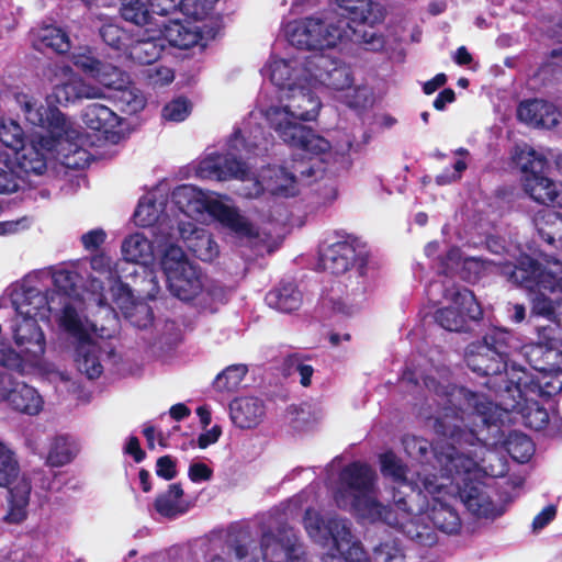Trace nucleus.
Returning a JSON list of instances; mask_svg holds the SVG:
<instances>
[{
    "instance_id": "b1692460",
    "label": "nucleus",
    "mask_w": 562,
    "mask_h": 562,
    "mask_svg": "<svg viewBox=\"0 0 562 562\" xmlns=\"http://www.w3.org/2000/svg\"><path fill=\"white\" fill-rule=\"evenodd\" d=\"M518 119L528 125L551 128L557 125L559 113L555 106L542 100L521 102L517 110Z\"/></svg>"
},
{
    "instance_id": "680f3d73",
    "label": "nucleus",
    "mask_w": 562,
    "mask_h": 562,
    "mask_svg": "<svg viewBox=\"0 0 562 562\" xmlns=\"http://www.w3.org/2000/svg\"><path fill=\"white\" fill-rule=\"evenodd\" d=\"M24 363H27L26 357L19 349L15 351L3 344V347L0 348V364L2 367L21 371L24 368Z\"/></svg>"
},
{
    "instance_id": "1a4fd4ad",
    "label": "nucleus",
    "mask_w": 562,
    "mask_h": 562,
    "mask_svg": "<svg viewBox=\"0 0 562 562\" xmlns=\"http://www.w3.org/2000/svg\"><path fill=\"white\" fill-rule=\"evenodd\" d=\"M202 194L191 186L178 187L173 193V200L179 209L183 212L205 210L211 216L216 218L221 224L228 227L235 233L248 235L250 225L234 209L217 200L202 201L198 195Z\"/></svg>"
},
{
    "instance_id": "69168bd1",
    "label": "nucleus",
    "mask_w": 562,
    "mask_h": 562,
    "mask_svg": "<svg viewBox=\"0 0 562 562\" xmlns=\"http://www.w3.org/2000/svg\"><path fill=\"white\" fill-rule=\"evenodd\" d=\"M546 355L544 366L547 368H560L562 364V350L557 339L550 338L544 340Z\"/></svg>"
},
{
    "instance_id": "ddd939ff",
    "label": "nucleus",
    "mask_w": 562,
    "mask_h": 562,
    "mask_svg": "<svg viewBox=\"0 0 562 562\" xmlns=\"http://www.w3.org/2000/svg\"><path fill=\"white\" fill-rule=\"evenodd\" d=\"M22 112L31 125L41 127L47 133V135L38 136V144L48 151L55 149L57 143L69 130L65 114L56 106H45L34 99H30L24 101Z\"/></svg>"
},
{
    "instance_id": "864d4df0",
    "label": "nucleus",
    "mask_w": 562,
    "mask_h": 562,
    "mask_svg": "<svg viewBox=\"0 0 562 562\" xmlns=\"http://www.w3.org/2000/svg\"><path fill=\"white\" fill-rule=\"evenodd\" d=\"M0 142L16 153L25 145L23 130L13 121L2 123L0 125Z\"/></svg>"
},
{
    "instance_id": "9d476101",
    "label": "nucleus",
    "mask_w": 562,
    "mask_h": 562,
    "mask_svg": "<svg viewBox=\"0 0 562 562\" xmlns=\"http://www.w3.org/2000/svg\"><path fill=\"white\" fill-rule=\"evenodd\" d=\"M202 194L191 186L178 187L173 193V200L179 209L183 212L205 210L211 216L216 218L221 224L228 227L235 233L248 235L250 225L234 209L217 200L202 201L198 195Z\"/></svg>"
},
{
    "instance_id": "f704fd0d",
    "label": "nucleus",
    "mask_w": 562,
    "mask_h": 562,
    "mask_svg": "<svg viewBox=\"0 0 562 562\" xmlns=\"http://www.w3.org/2000/svg\"><path fill=\"white\" fill-rule=\"evenodd\" d=\"M266 302L274 310L291 313L301 306L302 294L295 284L291 282L282 283L267 293Z\"/></svg>"
},
{
    "instance_id": "0eeeda50",
    "label": "nucleus",
    "mask_w": 562,
    "mask_h": 562,
    "mask_svg": "<svg viewBox=\"0 0 562 562\" xmlns=\"http://www.w3.org/2000/svg\"><path fill=\"white\" fill-rule=\"evenodd\" d=\"M517 165L526 173L524 188L532 200L541 204L562 207V184L541 176L546 159L531 147H517L514 156Z\"/></svg>"
},
{
    "instance_id": "774afa93",
    "label": "nucleus",
    "mask_w": 562,
    "mask_h": 562,
    "mask_svg": "<svg viewBox=\"0 0 562 562\" xmlns=\"http://www.w3.org/2000/svg\"><path fill=\"white\" fill-rule=\"evenodd\" d=\"M179 5L186 15L191 16L194 20L203 19L209 9L204 0H181Z\"/></svg>"
},
{
    "instance_id": "f3484780",
    "label": "nucleus",
    "mask_w": 562,
    "mask_h": 562,
    "mask_svg": "<svg viewBox=\"0 0 562 562\" xmlns=\"http://www.w3.org/2000/svg\"><path fill=\"white\" fill-rule=\"evenodd\" d=\"M0 380V402H7L15 412L35 416L43 409L44 401L33 386L24 382L11 383L8 387Z\"/></svg>"
},
{
    "instance_id": "6e6d98bb",
    "label": "nucleus",
    "mask_w": 562,
    "mask_h": 562,
    "mask_svg": "<svg viewBox=\"0 0 562 562\" xmlns=\"http://www.w3.org/2000/svg\"><path fill=\"white\" fill-rule=\"evenodd\" d=\"M381 471L384 476L401 483L407 480L406 469L393 452H385L380 457Z\"/></svg>"
},
{
    "instance_id": "f03ea898",
    "label": "nucleus",
    "mask_w": 562,
    "mask_h": 562,
    "mask_svg": "<svg viewBox=\"0 0 562 562\" xmlns=\"http://www.w3.org/2000/svg\"><path fill=\"white\" fill-rule=\"evenodd\" d=\"M512 502L509 494H406L393 505H383L371 494H353V516L371 522L381 521L420 540L423 533L413 532L409 525L426 519L441 532L458 533L461 528L457 509L459 503L477 518L495 519L506 512Z\"/></svg>"
},
{
    "instance_id": "37998d69",
    "label": "nucleus",
    "mask_w": 562,
    "mask_h": 562,
    "mask_svg": "<svg viewBox=\"0 0 562 562\" xmlns=\"http://www.w3.org/2000/svg\"><path fill=\"white\" fill-rule=\"evenodd\" d=\"M334 65V58L323 50H315L305 57L303 68L310 80L323 85V77L327 75Z\"/></svg>"
},
{
    "instance_id": "9b49d317",
    "label": "nucleus",
    "mask_w": 562,
    "mask_h": 562,
    "mask_svg": "<svg viewBox=\"0 0 562 562\" xmlns=\"http://www.w3.org/2000/svg\"><path fill=\"white\" fill-rule=\"evenodd\" d=\"M514 338L504 329H493L484 337L476 355L467 358L468 366L481 374H498L507 367Z\"/></svg>"
},
{
    "instance_id": "a18cd8bd",
    "label": "nucleus",
    "mask_w": 562,
    "mask_h": 562,
    "mask_svg": "<svg viewBox=\"0 0 562 562\" xmlns=\"http://www.w3.org/2000/svg\"><path fill=\"white\" fill-rule=\"evenodd\" d=\"M322 86L337 91L351 88V68L334 58V65L323 77Z\"/></svg>"
},
{
    "instance_id": "bb28decb",
    "label": "nucleus",
    "mask_w": 562,
    "mask_h": 562,
    "mask_svg": "<svg viewBox=\"0 0 562 562\" xmlns=\"http://www.w3.org/2000/svg\"><path fill=\"white\" fill-rule=\"evenodd\" d=\"M323 485L326 492H351V459L338 456L325 469Z\"/></svg>"
},
{
    "instance_id": "de8ad7c7",
    "label": "nucleus",
    "mask_w": 562,
    "mask_h": 562,
    "mask_svg": "<svg viewBox=\"0 0 562 562\" xmlns=\"http://www.w3.org/2000/svg\"><path fill=\"white\" fill-rule=\"evenodd\" d=\"M120 14L123 20L143 26L151 18L146 4L140 0H121Z\"/></svg>"
},
{
    "instance_id": "13d9d810",
    "label": "nucleus",
    "mask_w": 562,
    "mask_h": 562,
    "mask_svg": "<svg viewBox=\"0 0 562 562\" xmlns=\"http://www.w3.org/2000/svg\"><path fill=\"white\" fill-rule=\"evenodd\" d=\"M357 268L359 276H368L376 268V262L371 257L364 244L353 239V268Z\"/></svg>"
},
{
    "instance_id": "0e129e2a",
    "label": "nucleus",
    "mask_w": 562,
    "mask_h": 562,
    "mask_svg": "<svg viewBox=\"0 0 562 562\" xmlns=\"http://www.w3.org/2000/svg\"><path fill=\"white\" fill-rule=\"evenodd\" d=\"M147 79L155 87H164L173 81L175 72L170 67L158 66L147 70Z\"/></svg>"
},
{
    "instance_id": "e433bc0d",
    "label": "nucleus",
    "mask_w": 562,
    "mask_h": 562,
    "mask_svg": "<svg viewBox=\"0 0 562 562\" xmlns=\"http://www.w3.org/2000/svg\"><path fill=\"white\" fill-rule=\"evenodd\" d=\"M122 255L128 263H146L153 255L151 243L143 234L130 235L122 243Z\"/></svg>"
},
{
    "instance_id": "20e7f679",
    "label": "nucleus",
    "mask_w": 562,
    "mask_h": 562,
    "mask_svg": "<svg viewBox=\"0 0 562 562\" xmlns=\"http://www.w3.org/2000/svg\"><path fill=\"white\" fill-rule=\"evenodd\" d=\"M322 102L311 90L299 88L292 90L288 104L283 108L271 106L266 116L271 128L290 146H299L311 153H324L330 149V143L314 133L311 127L293 120L313 121L318 116Z\"/></svg>"
},
{
    "instance_id": "5fc2aeb1",
    "label": "nucleus",
    "mask_w": 562,
    "mask_h": 562,
    "mask_svg": "<svg viewBox=\"0 0 562 562\" xmlns=\"http://www.w3.org/2000/svg\"><path fill=\"white\" fill-rule=\"evenodd\" d=\"M191 109V102L186 97H178L165 104L161 115L170 122H182L189 116Z\"/></svg>"
},
{
    "instance_id": "a878e982",
    "label": "nucleus",
    "mask_w": 562,
    "mask_h": 562,
    "mask_svg": "<svg viewBox=\"0 0 562 562\" xmlns=\"http://www.w3.org/2000/svg\"><path fill=\"white\" fill-rule=\"evenodd\" d=\"M159 33L165 43L179 49H189L202 38L201 32L196 26L183 23L180 20H170L168 23H164Z\"/></svg>"
},
{
    "instance_id": "7ed1b4c3",
    "label": "nucleus",
    "mask_w": 562,
    "mask_h": 562,
    "mask_svg": "<svg viewBox=\"0 0 562 562\" xmlns=\"http://www.w3.org/2000/svg\"><path fill=\"white\" fill-rule=\"evenodd\" d=\"M502 274L529 292L532 312L562 326V260L544 256L541 260L525 257L514 268L499 267Z\"/></svg>"
},
{
    "instance_id": "58836bf2",
    "label": "nucleus",
    "mask_w": 562,
    "mask_h": 562,
    "mask_svg": "<svg viewBox=\"0 0 562 562\" xmlns=\"http://www.w3.org/2000/svg\"><path fill=\"white\" fill-rule=\"evenodd\" d=\"M194 504V498L186 494H159L155 501L158 514L168 518L182 515Z\"/></svg>"
},
{
    "instance_id": "2eb2a0df",
    "label": "nucleus",
    "mask_w": 562,
    "mask_h": 562,
    "mask_svg": "<svg viewBox=\"0 0 562 562\" xmlns=\"http://www.w3.org/2000/svg\"><path fill=\"white\" fill-rule=\"evenodd\" d=\"M16 348L26 357L27 364L36 366L46 350L45 335L33 317H22L13 327Z\"/></svg>"
},
{
    "instance_id": "338daca9",
    "label": "nucleus",
    "mask_w": 562,
    "mask_h": 562,
    "mask_svg": "<svg viewBox=\"0 0 562 562\" xmlns=\"http://www.w3.org/2000/svg\"><path fill=\"white\" fill-rule=\"evenodd\" d=\"M557 516V505H548L542 510L539 512L538 515L535 516L533 521H531L530 529L531 532L538 533L544 527L549 525V522L553 521Z\"/></svg>"
},
{
    "instance_id": "5701e85b",
    "label": "nucleus",
    "mask_w": 562,
    "mask_h": 562,
    "mask_svg": "<svg viewBox=\"0 0 562 562\" xmlns=\"http://www.w3.org/2000/svg\"><path fill=\"white\" fill-rule=\"evenodd\" d=\"M302 541L293 532L271 530L263 531L259 546H261L265 562H286L291 547H297Z\"/></svg>"
},
{
    "instance_id": "f257e3e1",
    "label": "nucleus",
    "mask_w": 562,
    "mask_h": 562,
    "mask_svg": "<svg viewBox=\"0 0 562 562\" xmlns=\"http://www.w3.org/2000/svg\"><path fill=\"white\" fill-rule=\"evenodd\" d=\"M425 385L440 397V412L432 427L446 442H438L434 452L445 474L462 476L465 484L482 474L503 475L506 471L503 459L488 451L475 435L477 427L494 423L496 406L484 395L442 384L432 376L425 379Z\"/></svg>"
},
{
    "instance_id": "cd10ccee",
    "label": "nucleus",
    "mask_w": 562,
    "mask_h": 562,
    "mask_svg": "<svg viewBox=\"0 0 562 562\" xmlns=\"http://www.w3.org/2000/svg\"><path fill=\"white\" fill-rule=\"evenodd\" d=\"M530 381L519 378L518 385L528 387L539 396H553L562 391V368H544L536 371Z\"/></svg>"
},
{
    "instance_id": "2f4dec72",
    "label": "nucleus",
    "mask_w": 562,
    "mask_h": 562,
    "mask_svg": "<svg viewBox=\"0 0 562 562\" xmlns=\"http://www.w3.org/2000/svg\"><path fill=\"white\" fill-rule=\"evenodd\" d=\"M20 463L15 453L2 441H0V487L8 488V492H31L30 483L22 480V486L14 491L11 485L15 483L20 476Z\"/></svg>"
},
{
    "instance_id": "c03bdc74",
    "label": "nucleus",
    "mask_w": 562,
    "mask_h": 562,
    "mask_svg": "<svg viewBox=\"0 0 562 562\" xmlns=\"http://www.w3.org/2000/svg\"><path fill=\"white\" fill-rule=\"evenodd\" d=\"M59 325L66 333L75 337L78 342L90 340V335L83 326L77 310L69 303L63 307Z\"/></svg>"
},
{
    "instance_id": "412c9836",
    "label": "nucleus",
    "mask_w": 562,
    "mask_h": 562,
    "mask_svg": "<svg viewBox=\"0 0 562 562\" xmlns=\"http://www.w3.org/2000/svg\"><path fill=\"white\" fill-rule=\"evenodd\" d=\"M233 424L240 429L257 427L266 415L265 402L256 396L235 398L229 404Z\"/></svg>"
},
{
    "instance_id": "4d7b16f0",
    "label": "nucleus",
    "mask_w": 562,
    "mask_h": 562,
    "mask_svg": "<svg viewBox=\"0 0 562 562\" xmlns=\"http://www.w3.org/2000/svg\"><path fill=\"white\" fill-rule=\"evenodd\" d=\"M44 46L52 48L58 54L67 53L70 48V42L65 32L57 27H47L41 37Z\"/></svg>"
},
{
    "instance_id": "4c0bfd02",
    "label": "nucleus",
    "mask_w": 562,
    "mask_h": 562,
    "mask_svg": "<svg viewBox=\"0 0 562 562\" xmlns=\"http://www.w3.org/2000/svg\"><path fill=\"white\" fill-rule=\"evenodd\" d=\"M292 147L300 150V153L292 155L290 172L293 173L295 178L297 176L301 178L316 177L319 170V164L323 162V159H321L319 157L321 155H323V153L316 154L304 150L299 146ZM325 153L326 151H324V154Z\"/></svg>"
},
{
    "instance_id": "473e14b6",
    "label": "nucleus",
    "mask_w": 562,
    "mask_h": 562,
    "mask_svg": "<svg viewBox=\"0 0 562 562\" xmlns=\"http://www.w3.org/2000/svg\"><path fill=\"white\" fill-rule=\"evenodd\" d=\"M53 94L60 105L74 103L80 99H93L100 97V89L88 86L80 78H70L54 87Z\"/></svg>"
},
{
    "instance_id": "dca6fc26",
    "label": "nucleus",
    "mask_w": 562,
    "mask_h": 562,
    "mask_svg": "<svg viewBox=\"0 0 562 562\" xmlns=\"http://www.w3.org/2000/svg\"><path fill=\"white\" fill-rule=\"evenodd\" d=\"M95 80L102 86L119 90L122 92V99L130 108V112H137L145 106V99L142 93L130 89L132 80L130 75L121 68L103 63L99 74L95 75Z\"/></svg>"
},
{
    "instance_id": "e2e57ef3",
    "label": "nucleus",
    "mask_w": 562,
    "mask_h": 562,
    "mask_svg": "<svg viewBox=\"0 0 562 562\" xmlns=\"http://www.w3.org/2000/svg\"><path fill=\"white\" fill-rule=\"evenodd\" d=\"M549 413L538 405L530 406L525 414L526 424L536 430L544 429L549 423Z\"/></svg>"
},
{
    "instance_id": "39448f33",
    "label": "nucleus",
    "mask_w": 562,
    "mask_h": 562,
    "mask_svg": "<svg viewBox=\"0 0 562 562\" xmlns=\"http://www.w3.org/2000/svg\"><path fill=\"white\" fill-rule=\"evenodd\" d=\"M303 524L314 541L329 548L324 562H351V528L345 519L336 515L324 518L313 508H306Z\"/></svg>"
},
{
    "instance_id": "49530a36",
    "label": "nucleus",
    "mask_w": 562,
    "mask_h": 562,
    "mask_svg": "<svg viewBox=\"0 0 562 562\" xmlns=\"http://www.w3.org/2000/svg\"><path fill=\"white\" fill-rule=\"evenodd\" d=\"M401 559L400 549L387 542L381 543V546L373 551L374 562H393ZM353 562H370L361 544L356 541H353Z\"/></svg>"
},
{
    "instance_id": "bf43d9fd",
    "label": "nucleus",
    "mask_w": 562,
    "mask_h": 562,
    "mask_svg": "<svg viewBox=\"0 0 562 562\" xmlns=\"http://www.w3.org/2000/svg\"><path fill=\"white\" fill-rule=\"evenodd\" d=\"M544 341L526 345L520 350L521 355L536 371L547 368L544 366Z\"/></svg>"
},
{
    "instance_id": "393cba45",
    "label": "nucleus",
    "mask_w": 562,
    "mask_h": 562,
    "mask_svg": "<svg viewBox=\"0 0 562 562\" xmlns=\"http://www.w3.org/2000/svg\"><path fill=\"white\" fill-rule=\"evenodd\" d=\"M351 243L346 240L336 241L326 248H321L318 267L331 274L340 276L350 268Z\"/></svg>"
},
{
    "instance_id": "7c9ffc66",
    "label": "nucleus",
    "mask_w": 562,
    "mask_h": 562,
    "mask_svg": "<svg viewBox=\"0 0 562 562\" xmlns=\"http://www.w3.org/2000/svg\"><path fill=\"white\" fill-rule=\"evenodd\" d=\"M38 143V140L36 142ZM40 144H35L34 140L30 145H24L21 149L15 153L16 169L19 172L25 176L35 175L41 176L47 169L46 156L43 153Z\"/></svg>"
},
{
    "instance_id": "603ef678",
    "label": "nucleus",
    "mask_w": 562,
    "mask_h": 562,
    "mask_svg": "<svg viewBox=\"0 0 562 562\" xmlns=\"http://www.w3.org/2000/svg\"><path fill=\"white\" fill-rule=\"evenodd\" d=\"M312 476L313 473H310L306 470H294L283 477L281 482V487L286 488L285 484L292 481L300 480L297 484H294L293 486L289 487L299 490V492H317V490L322 488L321 482L316 481L315 479L311 480Z\"/></svg>"
},
{
    "instance_id": "a211bd4d",
    "label": "nucleus",
    "mask_w": 562,
    "mask_h": 562,
    "mask_svg": "<svg viewBox=\"0 0 562 562\" xmlns=\"http://www.w3.org/2000/svg\"><path fill=\"white\" fill-rule=\"evenodd\" d=\"M112 299L114 303L121 310H133L134 312H128V317L131 318V323L139 328L144 329L153 325L154 323V313L153 310L145 304H135V295L133 293L132 288L128 283L122 281L121 277L117 276L115 281L110 288Z\"/></svg>"
},
{
    "instance_id": "aec40b11",
    "label": "nucleus",
    "mask_w": 562,
    "mask_h": 562,
    "mask_svg": "<svg viewBox=\"0 0 562 562\" xmlns=\"http://www.w3.org/2000/svg\"><path fill=\"white\" fill-rule=\"evenodd\" d=\"M201 170L209 177L217 180L239 179L245 180L248 176V167L245 161L232 153L209 156L201 162Z\"/></svg>"
},
{
    "instance_id": "4468645a",
    "label": "nucleus",
    "mask_w": 562,
    "mask_h": 562,
    "mask_svg": "<svg viewBox=\"0 0 562 562\" xmlns=\"http://www.w3.org/2000/svg\"><path fill=\"white\" fill-rule=\"evenodd\" d=\"M384 9L381 4L372 0H353V23L359 27L353 29V34H358L361 43L369 50H381L385 45V38L374 30L375 24L384 20Z\"/></svg>"
},
{
    "instance_id": "c85d7f7f",
    "label": "nucleus",
    "mask_w": 562,
    "mask_h": 562,
    "mask_svg": "<svg viewBox=\"0 0 562 562\" xmlns=\"http://www.w3.org/2000/svg\"><path fill=\"white\" fill-rule=\"evenodd\" d=\"M261 178L262 189L271 195L289 198L297 194L295 176L285 167L268 168Z\"/></svg>"
},
{
    "instance_id": "423d86ee",
    "label": "nucleus",
    "mask_w": 562,
    "mask_h": 562,
    "mask_svg": "<svg viewBox=\"0 0 562 562\" xmlns=\"http://www.w3.org/2000/svg\"><path fill=\"white\" fill-rule=\"evenodd\" d=\"M160 265L167 279L168 289L177 299L184 302L192 301L202 292V271L190 262L180 246L168 245L162 254Z\"/></svg>"
},
{
    "instance_id": "c9c22d12",
    "label": "nucleus",
    "mask_w": 562,
    "mask_h": 562,
    "mask_svg": "<svg viewBox=\"0 0 562 562\" xmlns=\"http://www.w3.org/2000/svg\"><path fill=\"white\" fill-rule=\"evenodd\" d=\"M445 266L447 272L461 270L462 277L468 280L477 279L482 272L488 269L486 262L479 258H462L458 248L449 250Z\"/></svg>"
},
{
    "instance_id": "a19ab883",
    "label": "nucleus",
    "mask_w": 562,
    "mask_h": 562,
    "mask_svg": "<svg viewBox=\"0 0 562 562\" xmlns=\"http://www.w3.org/2000/svg\"><path fill=\"white\" fill-rule=\"evenodd\" d=\"M102 41L115 50L127 53L134 35L115 22H106L99 30Z\"/></svg>"
},
{
    "instance_id": "4be33fe9",
    "label": "nucleus",
    "mask_w": 562,
    "mask_h": 562,
    "mask_svg": "<svg viewBox=\"0 0 562 562\" xmlns=\"http://www.w3.org/2000/svg\"><path fill=\"white\" fill-rule=\"evenodd\" d=\"M166 48V43L159 31L150 33L145 30L137 37H133L127 50L128 57L140 65H151L157 61Z\"/></svg>"
},
{
    "instance_id": "6ab92c4d",
    "label": "nucleus",
    "mask_w": 562,
    "mask_h": 562,
    "mask_svg": "<svg viewBox=\"0 0 562 562\" xmlns=\"http://www.w3.org/2000/svg\"><path fill=\"white\" fill-rule=\"evenodd\" d=\"M178 232L187 249L201 261L211 262L218 256V246L206 229L192 223H181Z\"/></svg>"
},
{
    "instance_id": "8fccbe9b",
    "label": "nucleus",
    "mask_w": 562,
    "mask_h": 562,
    "mask_svg": "<svg viewBox=\"0 0 562 562\" xmlns=\"http://www.w3.org/2000/svg\"><path fill=\"white\" fill-rule=\"evenodd\" d=\"M533 443L526 435L513 434L507 440V452L517 462H527L533 454Z\"/></svg>"
},
{
    "instance_id": "79ce46f5",
    "label": "nucleus",
    "mask_w": 562,
    "mask_h": 562,
    "mask_svg": "<svg viewBox=\"0 0 562 562\" xmlns=\"http://www.w3.org/2000/svg\"><path fill=\"white\" fill-rule=\"evenodd\" d=\"M247 367L245 364H232L220 372L213 382V387L217 392L232 393L237 391L241 381L247 374Z\"/></svg>"
},
{
    "instance_id": "3c124183",
    "label": "nucleus",
    "mask_w": 562,
    "mask_h": 562,
    "mask_svg": "<svg viewBox=\"0 0 562 562\" xmlns=\"http://www.w3.org/2000/svg\"><path fill=\"white\" fill-rule=\"evenodd\" d=\"M72 458L74 452L67 438L63 436L55 438L47 454V463L52 467H63Z\"/></svg>"
},
{
    "instance_id": "ea45409f",
    "label": "nucleus",
    "mask_w": 562,
    "mask_h": 562,
    "mask_svg": "<svg viewBox=\"0 0 562 562\" xmlns=\"http://www.w3.org/2000/svg\"><path fill=\"white\" fill-rule=\"evenodd\" d=\"M308 359H311L310 356L299 352L288 355L281 363V374L284 378H289L293 373L297 372L300 375V384L303 387L311 386L314 368L311 364L305 363Z\"/></svg>"
},
{
    "instance_id": "f8f14e48",
    "label": "nucleus",
    "mask_w": 562,
    "mask_h": 562,
    "mask_svg": "<svg viewBox=\"0 0 562 562\" xmlns=\"http://www.w3.org/2000/svg\"><path fill=\"white\" fill-rule=\"evenodd\" d=\"M286 37L292 46L306 50H324L336 46L341 30L316 18H305L286 26Z\"/></svg>"
},
{
    "instance_id": "72a5a7b5",
    "label": "nucleus",
    "mask_w": 562,
    "mask_h": 562,
    "mask_svg": "<svg viewBox=\"0 0 562 562\" xmlns=\"http://www.w3.org/2000/svg\"><path fill=\"white\" fill-rule=\"evenodd\" d=\"M98 346L90 340L79 341L76 348V366L89 380L98 379L103 372Z\"/></svg>"
},
{
    "instance_id": "6e6552de",
    "label": "nucleus",
    "mask_w": 562,
    "mask_h": 562,
    "mask_svg": "<svg viewBox=\"0 0 562 562\" xmlns=\"http://www.w3.org/2000/svg\"><path fill=\"white\" fill-rule=\"evenodd\" d=\"M443 288V297L450 304L436 313L438 324L451 331L463 329L467 318L479 319L482 312L473 293L468 289L458 285H447L440 282H432L428 288L430 300L436 299V293Z\"/></svg>"
},
{
    "instance_id": "c756f323",
    "label": "nucleus",
    "mask_w": 562,
    "mask_h": 562,
    "mask_svg": "<svg viewBox=\"0 0 562 562\" xmlns=\"http://www.w3.org/2000/svg\"><path fill=\"white\" fill-rule=\"evenodd\" d=\"M82 122L90 130L108 134L120 125L119 115L109 106L93 102L82 111Z\"/></svg>"
},
{
    "instance_id": "09e8293b",
    "label": "nucleus",
    "mask_w": 562,
    "mask_h": 562,
    "mask_svg": "<svg viewBox=\"0 0 562 562\" xmlns=\"http://www.w3.org/2000/svg\"><path fill=\"white\" fill-rule=\"evenodd\" d=\"M30 505V494H9L7 495V510L3 515V522L21 524L26 519L27 506Z\"/></svg>"
},
{
    "instance_id": "052dcab7",
    "label": "nucleus",
    "mask_w": 562,
    "mask_h": 562,
    "mask_svg": "<svg viewBox=\"0 0 562 562\" xmlns=\"http://www.w3.org/2000/svg\"><path fill=\"white\" fill-rule=\"evenodd\" d=\"M352 471L353 490L358 488L360 492H366L372 486L375 474L371 467L353 462Z\"/></svg>"
}]
</instances>
